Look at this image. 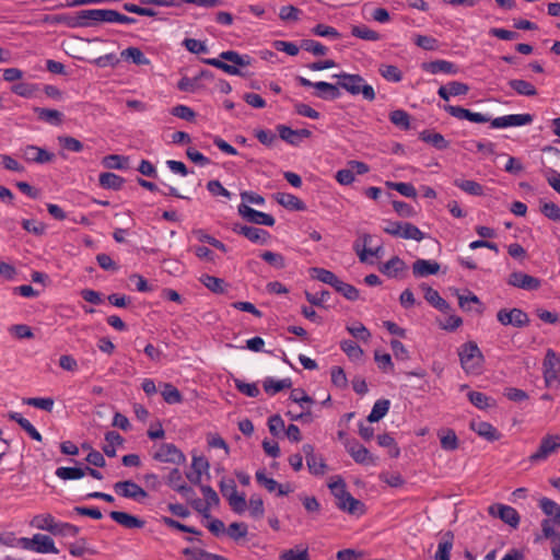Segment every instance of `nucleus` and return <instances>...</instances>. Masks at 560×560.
<instances>
[{
  "mask_svg": "<svg viewBox=\"0 0 560 560\" xmlns=\"http://www.w3.org/2000/svg\"><path fill=\"white\" fill-rule=\"evenodd\" d=\"M327 486L337 500L338 509L349 514H362L364 512L363 503L350 494L341 476L331 477Z\"/></svg>",
  "mask_w": 560,
  "mask_h": 560,
  "instance_id": "1",
  "label": "nucleus"
},
{
  "mask_svg": "<svg viewBox=\"0 0 560 560\" xmlns=\"http://www.w3.org/2000/svg\"><path fill=\"white\" fill-rule=\"evenodd\" d=\"M252 57L240 55L234 50H226L220 54V58L205 59V63L215 67L230 75H242L240 68L252 65Z\"/></svg>",
  "mask_w": 560,
  "mask_h": 560,
  "instance_id": "2",
  "label": "nucleus"
},
{
  "mask_svg": "<svg viewBox=\"0 0 560 560\" xmlns=\"http://www.w3.org/2000/svg\"><path fill=\"white\" fill-rule=\"evenodd\" d=\"M334 78L338 79V86L353 96L362 95L364 100L370 102L374 101L376 97L374 88L360 74L340 72L334 74Z\"/></svg>",
  "mask_w": 560,
  "mask_h": 560,
  "instance_id": "3",
  "label": "nucleus"
},
{
  "mask_svg": "<svg viewBox=\"0 0 560 560\" xmlns=\"http://www.w3.org/2000/svg\"><path fill=\"white\" fill-rule=\"evenodd\" d=\"M462 369L466 374L479 375L483 369V354L475 341H468L458 348Z\"/></svg>",
  "mask_w": 560,
  "mask_h": 560,
  "instance_id": "4",
  "label": "nucleus"
},
{
  "mask_svg": "<svg viewBox=\"0 0 560 560\" xmlns=\"http://www.w3.org/2000/svg\"><path fill=\"white\" fill-rule=\"evenodd\" d=\"M152 458L159 463L180 466L185 464L186 456L173 443H158L152 446Z\"/></svg>",
  "mask_w": 560,
  "mask_h": 560,
  "instance_id": "5",
  "label": "nucleus"
},
{
  "mask_svg": "<svg viewBox=\"0 0 560 560\" xmlns=\"http://www.w3.org/2000/svg\"><path fill=\"white\" fill-rule=\"evenodd\" d=\"M383 231L392 236L420 242L424 233L410 222L388 221Z\"/></svg>",
  "mask_w": 560,
  "mask_h": 560,
  "instance_id": "6",
  "label": "nucleus"
},
{
  "mask_svg": "<svg viewBox=\"0 0 560 560\" xmlns=\"http://www.w3.org/2000/svg\"><path fill=\"white\" fill-rule=\"evenodd\" d=\"M544 378L549 388L560 387V358L549 349L544 360Z\"/></svg>",
  "mask_w": 560,
  "mask_h": 560,
  "instance_id": "7",
  "label": "nucleus"
},
{
  "mask_svg": "<svg viewBox=\"0 0 560 560\" xmlns=\"http://www.w3.org/2000/svg\"><path fill=\"white\" fill-rule=\"evenodd\" d=\"M21 548L32 550L38 553H58L54 540L43 534H35L32 538L21 537Z\"/></svg>",
  "mask_w": 560,
  "mask_h": 560,
  "instance_id": "8",
  "label": "nucleus"
},
{
  "mask_svg": "<svg viewBox=\"0 0 560 560\" xmlns=\"http://www.w3.org/2000/svg\"><path fill=\"white\" fill-rule=\"evenodd\" d=\"M560 447V434H548L544 436L536 452H534L528 460L532 464L545 462L550 455L556 453Z\"/></svg>",
  "mask_w": 560,
  "mask_h": 560,
  "instance_id": "9",
  "label": "nucleus"
},
{
  "mask_svg": "<svg viewBox=\"0 0 560 560\" xmlns=\"http://www.w3.org/2000/svg\"><path fill=\"white\" fill-rule=\"evenodd\" d=\"M114 491L119 497L127 498L139 503L143 502L148 498L147 491L131 480L115 483Z\"/></svg>",
  "mask_w": 560,
  "mask_h": 560,
  "instance_id": "10",
  "label": "nucleus"
},
{
  "mask_svg": "<svg viewBox=\"0 0 560 560\" xmlns=\"http://www.w3.org/2000/svg\"><path fill=\"white\" fill-rule=\"evenodd\" d=\"M345 448L355 463L361 465H376L377 458L355 440H347L345 442Z\"/></svg>",
  "mask_w": 560,
  "mask_h": 560,
  "instance_id": "11",
  "label": "nucleus"
},
{
  "mask_svg": "<svg viewBox=\"0 0 560 560\" xmlns=\"http://www.w3.org/2000/svg\"><path fill=\"white\" fill-rule=\"evenodd\" d=\"M74 28L91 27L105 22V9H88L73 13Z\"/></svg>",
  "mask_w": 560,
  "mask_h": 560,
  "instance_id": "12",
  "label": "nucleus"
},
{
  "mask_svg": "<svg viewBox=\"0 0 560 560\" xmlns=\"http://www.w3.org/2000/svg\"><path fill=\"white\" fill-rule=\"evenodd\" d=\"M498 320L504 325H512L514 327H525L529 323V318L525 312H523L521 308H502L497 314Z\"/></svg>",
  "mask_w": 560,
  "mask_h": 560,
  "instance_id": "13",
  "label": "nucleus"
},
{
  "mask_svg": "<svg viewBox=\"0 0 560 560\" xmlns=\"http://www.w3.org/2000/svg\"><path fill=\"white\" fill-rule=\"evenodd\" d=\"M532 121L533 116L530 114H511L492 119L491 127L494 129H505L526 126L532 124Z\"/></svg>",
  "mask_w": 560,
  "mask_h": 560,
  "instance_id": "14",
  "label": "nucleus"
},
{
  "mask_svg": "<svg viewBox=\"0 0 560 560\" xmlns=\"http://www.w3.org/2000/svg\"><path fill=\"white\" fill-rule=\"evenodd\" d=\"M237 211L243 219L254 224L272 226L276 222L272 215L257 211L246 203H241L237 208Z\"/></svg>",
  "mask_w": 560,
  "mask_h": 560,
  "instance_id": "15",
  "label": "nucleus"
},
{
  "mask_svg": "<svg viewBox=\"0 0 560 560\" xmlns=\"http://www.w3.org/2000/svg\"><path fill=\"white\" fill-rule=\"evenodd\" d=\"M488 512L490 515H492L494 517H499L504 523H506L508 525H510L514 528H516L518 526L520 515H518L517 511L510 505H505V504H501V503L492 504L488 508Z\"/></svg>",
  "mask_w": 560,
  "mask_h": 560,
  "instance_id": "16",
  "label": "nucleus"
},
{
  "mask_svg": "<svg viewBox=\"0 0 560 560\" xmlns=\"http://www.w3.org/2000/svg\"><path fill=\"white\" fill-rule=\"evenodd\" d=\"M508 283L512 287L534 291L538 290L541 281L538 278L524 273L522 271H514L509 276Z\"/></svg>",
  "mask_w": 560,
  "mask_h": 560,
  "instance_id": "17",
  "label": "nucleus"
},
{
  "mask_svg": "<svg viewBox=\"0 0 560 560\" xmlns=\"http://www.w3.org/2000/svg\"><path fill=\"white\" fill-rule=\"evenodd\" d=\"M279 137L291 145H299L303 139L310 138L312 132L308 129H292L284 125L277 127Z\"/></svg>",
  "mask_w": 560,
  "mask_h": 560,
  "instance_id": "18",
  "label": "nucleus"
},
{
  "mask_svg": "<svg viewBox=\"0 0 560 560\" xmlns=\"http://www.w3.org/2000/svg\"><path fill=\"white\" fill-rule=\"evenodd\" d=\"M234 231L257 244H267L270 238L269 232L259 228L241 225L235 226Z\"/></svg>",
  "mask_w": 560,
  "mask_h": 560,
  "instance_id": "19",
  "label": "nucleus"
},
{
  "mask_svg": "<svg viewBox=\"0 0 560 560\" xmlns=\"http://www.w3.org/2000/svg\"><path fill=\"white\" fill-rule=\"evenodd\" d=\"M201 492L205 498V503L198 499L192 502V505L197 511L207 515L212 506L219 504V497L210 486H201Z\"/></svg>",
  "mask_w": 560,
  "mask_h": 560,
  "instance_id": "20",
  "label": "nucleus"
},
{
  "mask_svg": "<svg viewBox=\"0 0 560 560\" xmlns=\"http://www.w3.org/2000/svg\"><path fill=\"white\" fill-rule=\"evenodd\" d=\"M422 69L431 74L445 73V74H456L458 72V67L447 60H434L430 62L422 63Z\"/></svg>",
  "mask_w": 560,
  "mask_h": 560,
  "instance_id": "21",
  "label": "nucleus"
},
{
  "mask_svg": "<svg viewBox=\"0 0 560 560\" xmlns=\"http://www.w3.org/2000/svg\"><path fill=\"white\" fill-rule=\"evenodd\" d=\"M54 154L36 145H27L24 150V158L28 162L48 163L54 160Z\"/></svg>",
  "mask_w": 560,
  "mask_h": 560,
  "instance_id": "22",
  "label": "nucleus"
},
{
  "mask_svg": "<svg viewBox=\"0 0 560 560\" xmlns=\"http://www.w3.org/2000/svg\"><path fill=\"white\" fill-rule=\"evenodd\" d=\"M109 516L119 525L125 528H142L144 526V521L128 514L126 512L113 511L109 513Z\"/></svg>",
  "mask_w": 560,
  "mask_h": 560,
  "instance_id": "23",
  "label": "nucleus"
},
{
  "mask_svg": "<svg viewBox=\"0 0 560 560\" xmlns=\"http://www.w3.org/2000/svg\"><path fill=\"white\" fill-rule=\"evenodd\" d=\"M440 270V265L433 260L417 259L412 265V272L416 277H427L435 275Z\"/></svg>",
  "mask_w": 560,
  "mask_h": 560,
  "instance_id": "24",
  "label": "nucleus"
},
{
  "mask_svg": "<svg viewBox=\"0 0 560 560\" xmlns=\"http://www.w3.org/2000/svg\"><path fill=\"white\" fill-rule=\"evenodd\" d=\"M314 89L316 90L315 95L322 100L332 101L340 96L338 86L325 81L315 82Z\"/></svg>",
  "mask_w": 560,
  "mask_h": 560,
  "instance_id": "25",
  "label": "nucleus"
},
{
  "mask_svg": "<svg viewBox=\"0 0 560 560\" xmlns=\"http://www.w3.org/2000/svg\"><path fill=\"white\" fill-rule=\"evenodd\" d=\"M191 468L192 472L187 474V478L192 483H199L201 481V476L209 469V463L203 456H194Z\"/></svg>",
  "mask_w": 560,
  "mask_h": 560,
  "instance_id": "26",
  "label": "nucleus"
},
{
  "mask_svg": "<svg viewBox=\"0 0 560 560\" xmlns=\"http://www.w3.org/2000/svg\"><path fill=\"white\" fill-rule=\"evenodd\" d=\"M406 269H407V265L398 256L390 258L388 261L384 262L380 267V271L389 278L397 277L399 273H401Z\"/></svg>",
  "mask_w": 560,
  "mask_h": 560,
  "instance_id": "27",
  "label": "nucleus"
},
{
  "mask_svg": "<svg viewBox=\"0 0 560 560\" xmlns=\"http://www.w3.org/2000/svg\"><path fill=\"white\" fill-rule=\"evenodd\" d=\"M308 273L312 279L329 284L334 289L340 280L332 271L325 268L312 267L308 269Z\"/></svg>",
  "mask_w": 560,
  "mask_h": 560,
  "instance_id": "28",
  "label": "nucleus"
},
{
  "mask_svg": "<svg viewBox=\"0 0 560 560\" xmlns=\"http://www.w3.org/2000/svg\"><path fill=\"white\" fill-rule=\"evenodd\" d=\"M470 428L479 436L487 439L488 441H495L499 439L497 429L489 422L486 421H472Z\"/></svg>",
  "mask_w": 560,
  "mask_h": 560,
  "instance_id": "29",
  "label": "nucleus"
},
{
  "mask_svg": "<svg viewBox=\"0 0 560 560\" xmlns=\"http://www.w3.org/2000/svg\"><path fill=\"white\" fill-rule=\"evenodd\" d=\"M453 540L454 535L452 532H447L443 535L442 540L439 542L434 560H451Z\"/></svg>",
  "mask_w": 560,
  "mask_h": 560,
  "instance_id": "30",
  "label": "nucleus"
},
{
  "mask_svg": "<svg viewBox=\"0 0 560 560\" xmlns=\"http://www.w3.org/2000/svg\"><path fill=\"white\" fill-rule=\"evenodd\" d=\"M279 560H311L308 547L305 545H298L293 548L282 551Z\"/></svg>",
  "mask_w": 560,
  "mask_h": 560,
  "instance_id": "31",
  "label": "nucleus"
},
{
  "mask_svg": "<svg viewBox=\"0 0 560 560\" xmlns=\"http://www.w3.org/2000/svg\"><path fill=\"white\" fill-rule=\"evenodd\" d=\"M438 435L444 451H455L458 447L457 435L452 429H442Z\"/></svg>",
  "mask_w": 560,
  "mask_h": 560,
  "instance_id": "32",
  "label": "nucleus"
},
{
  "mask_svg": "<svg viewBox=\"0 0 560 560\" xmlns=\"http://www.w3.org/2000/svg\"><path fill=\"white\" fill-rule=\"evenodd\" d=\"M10 419L19 423V425L33 439L36 441H42L40 433L36 430V428L21 413L12 412L10 413Z\"/></svg>",
  "mask_w": 560,
  "mask_h": 560,
  "instance_id": "33",
  "label": "nucleus"
},
{
  "mask_svg": "<svg viewBox=\"0 0 560 560\" xmlns=\"http://www.w3.org/2000/svg\"><path fill=\"white\" fill-rule=\"evenodd\" d=\"M262 386L267 394L275 395L282 389L290 388L292 386V382L290 378L275 380L272 377H267L264 381Z\"/></svg>",
  "mask_w": 560,
  "mask_h": 560,
  "instance_id": "34",
  "label": "nucleus"
},
{
  "mask_svg": "<svg viewBox=\"0 0 560 560\" xmlns=\"http://www.w3.org/2000/svg\"><path fill=\"white\" fill-rule=\"evenodd\" d=\"M276 199L281 206H283L288 209H291V210H304L305 209V205L303 203V201L292 194L279 192L277 195Z\"/></svg>",
  "mask_w": 560,
  "mask_h": 560,
  "instance_id": "35",
  "label": "nucleus"
},
{
  "mask_svg": "<svg viewBox=\"0 0 560 560\" xmlns=\"http://www.w3.org/2000/svg\"><path fill=\"white\" fill-rule=\"evenodd\" d=\"M43 22L50 25L62 24L67 27L74 28L73 13L46 14L43 18Z\"/></svg>",
  "mask_w": 560,
  "mask_h": 560,
  "instance_id": "36",
  "label": "nucleus"
},
{
  "mask_svg": "<svg viewBox=\"0 0 560 560\" xmlns=\"http://www.w3.org/2000/svg\"><path fill=\"white\" fill-rule=\"evenodd\" d=\"M362 240H363V248L360 249L358 244L354 246V249L359 256L360 261H362V262L368 261L369 256L378 257L380 253L382 250L381 246H378L376 248H366V246L372 242V236L369 234H365Z\"/></svg>",
  "mask_w": 560,
  "mask_h": 560,
  "instance_id": "37",
  "label": "nucleus"
},
{
  "mask_svg": "<svg viewBox=\"0 0 560 560\" xmlns=\"http://www.w3.org/2000/svg\"><path fill=\"white\" fill-rule=\"evenodd\" d=\"M424 299L435 308L446 312L450 308L448 303L441 298L439 292L430 287H424Z\"/></svg>",
  "mask_w": 560,
  "mask_h": 560,
  "instance_id": "38",
  "label": "nucleus"
},
{
  "mask_svg": "<svg viewBox=\"0 0 560 560\" xmlns=\"http://www.w3.org/2000/svg\"><path fill=\"white\" fill-rule=\"evenodd\" d=\"M390 407V401L388 399H378L375 401L370 415L368 416V420L370 422H377L382 418H384Z\"/></svg>",
  "mask_w": 560,
  "mask_h": 560,
  "instance_id": "39",
  "label": "nucleus"
},
{
  "mask_svg": "<svg viewBox=\"0 0 560 560\" xmlns=\"http://www.w3.org/2000/svg\"><path fill=\"white\" fill-rule=\"evenodd\" d=\"M509 85L518 95L535 96L537 94L536 88L530 82L525 81V80L513 79V80L509 81Z\"/></svg>",
  "mask_w": 560,
  "mask_h": 560,
  "instance_id": "40",
  "label": "nucleus"
},
{
  "mask_svg": "<svg viewBox=\"0 0 560 560\" xmlns=\"http://www.w3.org/2000/svg\"><path fill=\"white\" fill-rule=\"evenodd\" d=\"M306 465L308 471L314 476H324L328 470V466L325 459L322 455L318 454L313 457H308Z\"/></svg>",
  "mask_w": 560,
  "mask_h": 560,
  "instance_id": "41",
  "label": "nucleus"
},
{
  "mask_svg": "<svg viewBox=\"0 0 560 560\" xmlns=\"http://www.w3.org/2000/svg\"><path fill=\"white\" fill-rule=\"evenodd\" d=\"M340 348L351 361L358 362L363 358V350L352 340L341 341Z\"/></svg>",
  "mask_w": 560,
  "mask_h": 560,
  "instance_id": "42",
  "label": "nucleus"
},
{
  "mask_svg": "<svg viewBox=\"0 0 560 560\" xmlns=\"http://www.w3.org/2000/svg\"><path fill=\"white\" fill-rule=\"evenodd\" d=\"M454 184H455V186H457L459 189H462L463 191H465L468 195H471V196H482L483 195V187L475 180L456 179L454 182Z\"/></svg>",
  "mask_w": 560,
  "mask_h": 560,
  "instance_id": "43",
  "label": "nucleus"
},
{
  "mask_svg": "<svg viewBox=\"0 0 560 560\" xmlns=\"http://www.w3.org/2000/svg\"><path fill=\"white\" fill-rule=\"evenodd\" d=\"M56 476L62 480H75L85 476L83 467H58Z\"/></svg>",
  "mask_w": 560,
  "mask_h": 560,
  "instance_id": "44",
  "label": "nucleus"
},
{
  "mask_svg": "<svg viewBox=\"0 0 560 560\" xmlns=\"http://www.w3.org/2000/svg\"><path fill=\"white\" fill-rule=\"evenodd\" d=\"M378 71L380 74L388 82L397 83L402 79L401 71L394 65H381Z\"/></svg>",
  "mask_w": 560,
  "mask_h": 560,
  "instance_id": "45",
  "label": "nucleus"
},
{
  "mask_svg": "<svg viewBox=\"0 0 560 560\" xmlns=\"http://www.w3.org/2000/svg\"><path fill=\"white\" fill-rule=\"evenodd\" d=\"M260 257L271 267L276 269H283L287 266L285 257L280 253L266 250L260 254Z\"/></svg>",
  "mask_w": 560,
  "mask_h": 560,
  "instance_id": "46",
  "label": "nucleus"
},
{
  "mask_svg": "<svg viewBox=\"0 0 560 560\" xmlns=\"http://www.w3.org/2000/svg\"><path fill=\"white\" fill-rule=\"evenodd\" d=\"M55 518L50 514H39L34 516L32 525L38 529L47 530L52 534L55 525Z\"/></svg>",
  "mask_w": 560,
  "mask_h": 560,
  "instance_id": "47",
  "label": "nucleus"
},
{
  "mask_svg": "<svg viewBox=\"0 0 560 560\" xmlns=\"http://www.w3.org/2000/svg\"><path fill=\"white\" fill-rule=\"evenodd\" d=\"M351 34L358 38L376 42L381 38L380 34L365 25H355L351 28Z\"/></svg>",
  "mask_w": 560,
  "mask_h": 560,
  "instance_id": "48",
  "label": "nucleus"
},
{
  "mask_svg": "<svg viewBox=\"0 0 560 560\" xmlns=\"http://www.w3.org/2000/svg\"><path fill=\"white\" fill-rule=\"evenodd\" d=\"M389 120L400 129L407 130L410 128V116L406 110L396 109L389 114Z\"/></svg>",
  "mask_w": 560,
  "mask_h": 560,
  "instance_id": "49",
  "label": "nucleus"
},
{
  "mask_svg": "<svg viewBox=\"0 0 560 560\" xmlns=\"http://www.w3.org/2000/svg\"><path fill=\"white\" fill-rule=\"evenodd\" d=\"M200 282L214 293H223L224 292V281L221 278H217L209 275H202L200 277Z\"/></svg>",
  "mask_w": 560,
  "mask_h": 560,
  "instance_id": "50",
  "label": "nucleus"
},
{
  "mask_svg": "<svg viewBox=\"0 0 560 560\" xmlns=\"http://www.w3.org/2000/svg\"><path fill=\"white\" fill-rule=\"evenodd\" d=\"M184 553L190 559V560H226L225 558L210 553L202 549H190L187 548L184 550Z\"/></svg>",
  "mask_w": 560,
  "mask_h": 560,
  "instance_id": "51",
  "label": "nucleus"
},
{
  "mask_svg": "<svg viewBox=\"0 0 560 560\" xmlns=\"http://www.w3.org/2000/svg\"><path fill=\"white\" fill-rule=\"evenodd\" d=\"M121 57L126 59H130L136 65H148L149 59L144 56V54L137 47H129L121 51Z\"/></svg>",
  "mask_w": 560,
  "mask_h": 560,
  "instance_id": "52",
  "label": "nucleus"
},
{
  "mask_svg": "<svg viewBox=\"0 0 560 560\" xmlns=\"http://www.w3.org/2000/svg\"><path fill=\"white\" fill-rule=\"evenodd\" d=\"M335 290L349 301H357L360 298L359 290L355 287L341 280L338 281Z\"/></svg>",
  "mask_w": 560,
  "mask_h": 560,
  "instance_id": "53",
  "label": "nucleus"
},
{
  "mask_svg": "<svg viewBox=\"0 0 560 560\" xmlns=\"http://www.w3.org/2000/svg\"><path fill=\"white\" fill-rule=\"evenodd\" d=\"M162 397L167 404H179L183 400L179 390L168 383L163 385Z\"/></svg>",
  "mask_w": 560,
  "mask_h": 560,
  "instance_id": "54",
  "label": "nucleus"
},
{
  "mask_svg": "<svg viewBox=\"0 0 560 560\" xmlns=\"http://www.w3.org/2000/svg\"><path fill=\"white\" fill-rule=\"evenodd\" d=\"M37 113L42 120L51 125H59L62 121V114L57 109L39 108Z\"/></svg>",
  "mask_w": 560,
  "mask_h": 560,
  "instance_id": "55",
  "label": "nucleus"
},
{
  "mask_svg": "<svg viewBox=\"0 0 560 560\" xmlns=\"http://www.w3.org/2000/svg\"><path fill=\"white\" fill-rule=\"evenodd\" d=\"M540 509L545 514L553 516L556 522H560V505L555 501L544 498L539 503Z\"/></svg>",
  "mask_w": 560,
  "mask_h": 560,
  "instance_id": "56",
  "label": "nucleus"
},
{
  "mask_svg": "<svg viewBox=\"0 0 560 560\" xmlns=\"http://www.w3.org/2000/svg\"><path fill=\"white\" fill-rule=\"evenodd\" d=\"M422 140L439 150H444L448 147V141L439 132L422 133Z\"/></svg>",
  "mask_w": 560,
  "mask_h": 560,
  "instance_id": "57",
  "label": "nucleus"
},
{
  "mask_svg": "<svg viewBox=\"0 0 560 560\" xmlns=\"http://www.w3.org/2000/svg\"><path fill=\"white\" fill-rule=\"evenodd\" d=\"M290 399L293 402L300 405L302 409L310 408V406L314 402L313 399L301 388L292 389Z\"/></svg>",
  "mask_w": 560,
  "mask_h": 560,
  "instance_id": "58",
  "label": "nucleus"
},
{
  "mask_svg": "<svg viewBox=\"0 0 560 560\" xmlns=\"http://www.w3.org/2000/svg\"><path fill=\"white\" fill-rule=\"evenodd\" d=\"M234 384L238 392L248 397H257L260 393L258 386L255 383H246L242 380L235 378Z\"/></svg>",
  "mask_w": 560,
  "mask_h": 560,
  "instance_id": "59",
  "label": "nucleus"
},
{
  "mask_svg": "<svg viewBox=\"0 0 560 560\" xmlns=\"http://www.w3.org/2000/svg\"><path fill=\"white\" fill-rule=\"evenodd\" d=\"M415 44L424 50H435L439 47V42L436 38L420 34L415 36Z\"/></svg>",
  "mask_w": 560,
  "mask_h": 560,
  "instance_id": "60",
  "label": "nucleus"
},
{
  "mask_svg": "<svg viewBox=\"0 0 560 560\" xmlns=\"http://www.w3.org/2000/svg\"><path fill=\"white\" fill-rule=\"evenodd\" d=\"M78 527L72 524L57 522L52 535H60L63 537H75L78 535Z\"/></svg>",
  "mask_w": 560,
  "mask_h": 560,
  "instance_id": "61",
  "label": "nucleus"
},
{
  "mask_svg": "<svg viewBox=\"0 0 560 560\" xmlns=\"http://www.w3.org/2000/svg\"><path fill=\"white\" fill-rule=\"evenodd\" d=\"M24 404H26L28 406H33L35 408H39L45 411H51V409L54 407V399L49 398V397H46V398L33 397V398L24 399Z\"/></svg>",
  "mask_w": 560,
  "mask_h": 560,
  "instance_id": "62",
  "label": "nucleus"
},
{
  "mask_svg": "<svg viewBox=\"0 0 560 560\" xmlns=\"http://www.w3.org/2000/svg\"><path fill=\"white\" fill-rule=\"evenodd\" d=\"M302 48L306 51L312 52L315 56H325L328 51V48L320 44L319 42L306 39L302 42Z\"/></svg>",
  "mask_w": 560,
  "mask_h": 560,
  "instance_id": "63",
  "label": "nucleus"
},
{
  "mask_svg": "<svg viewBox=\"0 0 560 560\" xmlns=\"http://www.w3.org/2000/svg\"><path fill=\"white\" fill-rule=\"evenodd\" d=\"M540 210L548 219L560 222V208L555 202H542Z\"/></svg>",
  "mask_w": 560,
  "mask_h": 560,
  "instance_id": "64",
  "label": "nucleus"
}]
</instances>
